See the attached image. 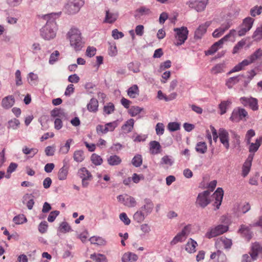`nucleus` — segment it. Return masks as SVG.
I'll list each match as a JSON object with an SVG mask.
<instances>
[{"mask_svg":"<svg viewBox=\"0 0 262 262\" xmlns=\"http://www.w3.org/2000/svg\"><path fill=\"white\" fill-rule=\"evenodd\" d=\"M138 256L132 252L125 253L122 257V262H135L138 259Z\"/></svg>","mask_w":262,"mask_h":262,"instance_id":"25","label":"nucleus"},{"mask_svg":"<svg viewBox=\"0 0 262 262\" xmlns=\"http://www.w3.org/2000/svg\"><path fill=\"white\" fill-rule=\"evenodd\" d=\"M118 17V12H112L109 10H106L104 21L107 23L112 24L117 20Z\"/></svg>","mask_w":262,"mask_h":262,"instance_id":"20","label":"nucleus"},{"mask_svg":"<svg viewBox=\"0 0 262 262\" xmlns=\"http://www.w3.org/2000/svg\"><path fill=\"white\" fill-rule=\"evenodd\" d=\"M118 125V120L114 121L112 122L107 123L105 124V130L108 132H113L116 127Z\"/></svg>","mask_w":262,"mask_h":262,"instance_id":"44","label":"nucleus"},{"mask_svg":"<svg viewBox=\"0 0 262 262\" xmlns=\"http://www.w3.org/2000/svg\"><path fill=\"white\" fill-rule=\"evenodd\" d=\"M70 40V44L74 50L77 52L80 51L84 47L85 41L79 30L76 28H71L67 33Z\"/></svg>","mask_w":262,"mask_h":262,"instance_id":"2","label":"nucleus"},{"mask_svg":"<svg viewBox=\"0 0 262 262\" xmlns=\"http://www.w3.org/2000/svg\"><path fill=\"white\" fill-rule=\"evenodd\" d=\"M247 115L248 113L244 108L237 107L233 110L230 120L232 122H238Z\"/></svg>","mask_w":262,"mask_h":262,"instance_id":"8","label":"nucleus"},{"mask_svg":"<svg viewBox=\"0 0 262 262\" xmlns=\"http://www.w3.org/2000/svg\"><path fill=\"white\" fill-rule=\"evenodd\" d=\"M228 230V227L226 225H219L214 228H212L209 232L206 234V236L209 238L215 237L223 234Z\"/></svg>","mask_w":262,"mask_h":262,"instance_id":"9","label":"nucleus"},{"mask_svg":"<svg viewBox=\"0 0 262 262\" xmlns=\"http://www.w3.org/2000/svg\"><path fill=\"white\" fill-rule=\"evenodd\" d=\"M51 116L52 117L55 118H60L63 120H66L68 119V114L64 112L63 109L61 108H54L51 112Z\"/></svg>","mask_w":262,"mask_h":262,"instance_id":"17","label":"nucleus"},{"mask_svg":"<svg viewBox=\"0 0 262 262\" xmlns=\"http://www.w3.org/2000/svg\"><path fill=\"white\" fill-rule=\"evenodd\" d=\"M59 211L55 210L51 211L48 217V221L49 222H53L55 221L56 217L59 215Z\"/></svg>","mask_w":262,"mask_h":262,"instance_id":"63","label":"nucleus"},{"mask_svg":"<svg viewBox=\"0 0 262 262\" xmlns=\"http://www.w3.org/2000/svg\"><path fill=\"white\" fill-rule=\"evenodd\" d=\"M78 174L82 180H92V179L91 172L85 167L80 168L78 171Z\"/></svg>","mask_w":262,"mask_h":262,"instance_id":"28","label":"nucleus"},{"mask_svg":"<svg viewBox=\"0 0 262 262\" xmlns=\"http://www.w3.org/2000/svg\"><path fill=\"white\" fill-rule=\"evenodd\" d=\"M253 22L254 19L251 17H248L244 19L242 26L250 30L253 26Z\"/></svg>","mask_w":262,"mask_h":262,"instance_id":"45","label":"nucleus"},{"mask_svg":"<svg viewBox=\"0 0 262 262\" xmlns=\"http://www.w3.org/2000/svg\"><path fill=\"white\" fill-rule=\"evenodd\" d=\"M143 110L142 108H141L137 106H133L130 107L129 110V113L132 116H135L141 113Z\"/></svg>","mask_w":262,"mask_h":262,"instance_id":"51","label":"nucleus"},{"mask_svg":"<svg viewBox=\"0 0 262 262\" xmlns=\"http://www.w3.org/2000/svg\"><path fill=\"white\" fill-rule=\"evenodd\" d=\"M107 163L111 166H116L119 165L121 162L122 160L117 155H113L107 158Z\"/></svg>","mask_w":262,"mask_h":262,"instance_id":"31","label":"nucleus"},{"mask_svg":"<svg viewBox=\"0 0 262 262\" xmlns=\"http://www.w3.org/2000/svg\"><path fill=\"white\" fill-rule=\"evenodd\" d=\"M59 230L62 233H66L71 230V227L67 222H62L60 225Z\"/></svg>","mask_w":262,"mask_h":262,"instance_id":"56","label":"nucleus"},{"mask_svg":"<svg viewBox=\"0 0 262 262\" xmlns=\"http://www.w3.org/2000/svg\"><path fill=\"white\" fill-rule=\"evenodd\" d=\"M23 152L26 155H29V157H33L38 151V150L35 148H30L26 146H25L23 149Z\"/></svg>","mask_w":262,"mask_h":262,"instance_id":"33","label":"nucleus"},{"mask_svg":"<svg viewBox=\"0 0 262 262\" xmlns=\"http://www.w3.org/2000/svg\"><path fill=\"white\" fill-rule=\"evenodd\" d=\"M173 160L168 156H164L162 158L161 164L171 166L173 163Z\"/></svg>","mask_w":262,"mask_h":262,"instance_id":"53","label":"nucleus"},{"mask_svg":"<svg viewBox=\"0 0 262 262\" xmlns=\"http://www.w3.org/2000/svg\"><path fill=\"white\" fill-rule=\"evenodd\" d=\"M150 13L151 11L149 8L142 6L136 10L134 16L136 18H139L141 16L148 15Z\"/></svg>","mask_w":262,"mask_h":262,"instance_id":"24","label":"nucleus"},{"mask_svg":"<svg viewBox=\"0 0 262 262\" xmlns=\"http://www.w3.org/2000/svg\"><path fill=\"white\" fill-rule=\"evenodd\" d=\"M119 202L128 207H134L137 205V202L134 198L127 194L119 195L117 196Z\"/></svg>","mask_w":262,"mask_h":262,"instance_id":"10","label":"nucleus"},{"mask_svg":"<svg viewBox=\"0 0 262 262\" xmlns=\"http://www.w3.org/2000/svg\"><path fill=\"white\" fill-rule=\"evenodd\" d=\"M132 163L133 165L136 167L140 166L142 164V158L141 155H136L132 159Z\"/></svg>","mask_w":262,"mask_h":262,"instance_id":"48","label":"nucleus"},{"mask_svg":"<svg viewBox=\"0 0 262 262\" xmlns=\"http://www.w3.org/2000/svg\"><path fill=\"white\" fill-rule=\"evenodd\" d=\"M261 143L262 137H260L258 138H257L254 143L250 142V143L249 144L250 145L249 147V151L250 153L254 154L257 151Z\"/></svg>","mask_w":262,"mask_h":262,"instance_id":"21","label":"nucleus"},{"mask_svg":"<svg viewBox=\"0 0 262 262\" xmlns=\"http://www.w3.org/2000/svg\"><path fill=\"white\" fill-rule=\"evenodd\" d=\"M250 256L253 257V260H256L259 255H262V247L257 243L253 244L251 247Z\"/></svg>","mask_w":262,"mask_h":262,"instance_id":"16","label":"nucleus"},{"mask_svg":"<svg viewBox=\"0 0 262 262\" xmlns=\"http://www.w3.org/2000/svg\"><path fill=\"white\" fill-rule=\"evenodd\" d=\"M156 132L157 135L161 136L164 134V126L162 123H158L156 125Z\"/></svg>","mask_w":262,"mask_h":262,"instance_id":"55","label":"nucleus"},{"mask_svg":"<svg viewBox=\"0 0 262 262\" xmlns=\"http://www.w3.org/2000/svg\"><path fill=\"white\" fill-rule=\"evenodd\" d=\"M34 196L33 194H25L23 198V202L26 204L28 209L29 210L32 209L34 205V201L33 198Z\"/></svg>","mask_w":262,"mask_h":262,"instance_id":"18","label":"nucleus"},{"mask_svg":"<svg viewBox=\"0 0 262 262\" xmlns=\"http://www.w3.org/2000/svg\"><path fill=\"white\" fill-rule=\"evenodd\" d=\"M15 81L17 86H20L23 84V81L21 77V72L19 70H16L15 74Z\"/></svg>","mask_w":262,"mask_h":262,"instance_id":"61","label":"nucleus"},{"mask_svg":"<svg viewBox=\"0 0 262 262\" xmlns=\"http://www.w3.org/2000/svg\"><path fill=\"white\" fill-rule=\"evenodd\" d=\"M90 258L94 260L95 262H107L105 255L101 254L97 255L96 253L92 254L91 255Z\"/></svg>","mask_w":262,"mask_h":262,"instance_id":"39","label":"nucleus"},{"mask_svg":"<svg viewBox=\"0 0 262 262\" xmlns=\"http://www.w3.org/2000/svg\"><path fill=\"white\" fill-rule=\"evenodd\" d=\"M84 4V0H68L63 8V11L68 15L78 13Z\"/></svg>","mask_w":262,"mask_h":262,"instance_id":"4","label":"nucleus"},{"mask_svg":"<svg viewBox=\"0 0 262 262\" xmlns=\"http://www.w3.org/2000/svg\"><path fill=\"white\" fill-rule=\"evenodd\" d=\"M90 241L92 244H96L100 246H103L106 244L105 240L102 237L99 236H92L90 238Z\"/></svg>","mask_w":262,"mask_h":262,"instance_id":"34","label":"nucleus"},{"mask_svg":"<svg viewBox=\"0 0 262 262\" xmlns=\"http://www.w3.org/2000/svg\"><path fill=\"white\" fill-rule=\"evenodd\" d=\"M224 195V191L222 188L219 187L213 194V198L215 200L213 205L218 209L221 205Z\"/></svg>","mask_w":262,"mask_h":262,"instance_id":"12","label":"nucleus"},{"mask_svg":"<svg viewBox=\"0 0 262 262\" xmlns=\"http://www.w3.org/2000/svg\"><path fill=\"white\" fill-rule=\"evenodd\" d=\"M167 128L171 132L178 130L180 129V123L176 122H169L167 125Z\"/></svg>","mask_w":262,"mask_h":262,"instance_id":"47","label":"nucleus"},{"mask_svg":"<svg viewBox=\"0 0 262 262\" xmlns=\"http://www.w3.org/2000/svg\"><path fill=\"white\" fill-rule=\"evenodd\" d=\"M91 159L92 163L95 165H101L103 161L101 157L95 154H93L92 155Z\"/></svg>","mask_w":262,"mask_h":262,"instance_id":"49","label":"nucleus"},{"mask_svg":"<svg viewBox=\"0 0 262 262\" xmlns=\"http://www.w3.org/2000/svg\"><path fill=\"white\" fill-rule=\"evenodd\" d=\"M197 246V243L192 238H190L185 245V250L189 253H194L196 251L195 248Z\"/></svg>","mask_w":262,"mask_h":262,"instance_id":"23","label":"nucleus"},{"mask_svg":"<svg viewBox=\"0 0 262 262\" xmlns=\"http://www.w3.org/2000/svg\"><path fill=\"white\" fill-rule=\"evenodd\" d=\"M195 148L198 152L204 154L207 151V146L205 142H199L197 143Z\"/></svg>","mask_w":262,"mask_h":262,"instance_id":"35","label":"nucleus"},{"mask_svg":"<svg viewBox=\"0 0 262 262\" xmlns=\"http://www.w3.org/2000/svg\"><path fill=\"white\" fill-rule=\"evenodd\" d=\"M119 218L125 225H128L130 223V219L127 217L126 214L124 212L120 214Z\"/></svg>","mask_w":262,"mask_h":262,"instance_id":"62","label":"nucleus"},{"mask_svg":"<svg viewBox=\"0 0 262 262\" xmlns=\"http://www.w3.org/2000/svg\"><path fill=\"white\" fill-rule=\"evenodd\" d=\"M127 95L132 98H135L139 95V90L136 84L133 85L127 90Z\"/></svg>","mask_w":262,"mask_h":262,"instance_id":"30","label":"nucleus"},{"mask_svg":"<svg viewBox=\"0 0 262 262\" xmlns=\"http://www.w3.org/2000/svg\"><path fill=\"white\" fill-rule=\"evenodd\" d=\"M262 7L257 6L252 8L250 10V14L252 16H255L256 15H259L261 13Z\"/></svg>","mask_w":262,"mask_h":262,"instance_id":"64","label":"nucleus"},{"mask_svg":"<svg viewBox=\"0 0 262 262\" xmlns=\"http://www.w3.org/2000/svg\"><path fill=\"white\" fill-rule=\"evenodd\" d=\"M255 135V133L253 129H250L247 131L245 137L247 144L250 143L251 138L254 137Z\"/></svg>","mask_w":262,"mask_h":262,"instance_id":"59","label":"nucleus"},{"mask_svg":"<svg viewBox=\"0 0 262 262\" xmlns=\"http://www.w3.org/2000/svg\"><path fill=\"white\" fill-rule=\"evenodd\" d=\"M149 145L151 154L156 155L160 152L161 145L158 141H151L149 143Z\"/></svg>","mask_w":262,"mask_h":262,"instance_id":"26","label":"nucleus"},{"mask_svg":"<svg viewBox=\"0 0 262 262\" xmlns=\"http://www.w3.org/2000/svg\"><path fill=\"white\" fill-rule=\"evenodd\" d=\"M210 192L209 190H205L200 193L196 200V205L204 208L206 207L210 202L209 195Z\"/></svg>","mask_w":262,"mask_h":262,"instance_id":"7","label":"nucleus"},{"mask_svg":"<svg viewBox=\"0 0 262 262\" xmlns=\"http://www.w3.org/2000/svg\"><path fill=\"white\" fill-rule=\"evenodd\" d=\"M252 61L254 62L256 60L260 59L262 57V50L258 49L256 50L252 54L249 56Z\"/></svg>","mask_w":262,"mask_h":262,"instance_id":"42","label":"nucleus"},{"mask_svg":"<svg viewBox=\"0 0 262 262\" xmlns=\"http://www.w3.org/2000/svg\"><path fill=\"white\" fill-rule=\"evenodd\" d=\"M232 243L230 239H228L224 236H222L216 239L215 246L216 247L221 248L223 247L225 249H229L232 246Z\"/></svg>","mask_w":262,"mask_h":262,"instance_id":"14","label":"nucleus"},{"mask_svg":"<svg viewBox=\"0 0 262 262\" xmlns=\"http://www.w3.org/2000/svg\"><path fill=\"white\" fill-rule=\"evenodd\" d=\"M186 238L181 235L179 233L176 235L172 240L170 242V244L171 246H174L179 242H182L185 241Z\"/></svg>","mask_w":262,"mask_h":262,"instance_id":"50","label":"nucleus"},{"mask_svg":"<svg viewBox=\"0 0 262 262\" xmlns=\"http://www.w3.org/2000/svg\"><path fill=\"white\" fill-rule=\"evenodd\" d=\"M28 82L31 85H36L38 81V77L37 74L30 72L28 75Z\"/></svg>","mask_w":262,"mask_h":262,"instance_id":"40","label":"nucleus"},{"mask_svg":"<svg viewBox=\"0 0 262 262\" xmlns=\"http://www.w3.org/2000/svg\"><path fill=\"white\" fill-rule=\"evenodd\" d=\"M231 104L230 100L222 101L219 105V109L221 111L220 114L223 115L226 113L227 107Z\"/></svg>","mask_w":262,"mask_h":262,"instance_id":"36","label":"nucleus"},{"mask_svg":"<svg viewBox=\"0 0 262 262\" xmlns=\"http://www.w3.org/2000/svg\"><path fill=\"white\" fill-rule=\"evenodd\" d=\"M61 12L52 13L43 16L47 20L46 24L40 29V35L45 40L53 39L56 34L57 27L55 19L58 17Z\"/></svg>","mask_w":262,"mask_h":262,"instance_id":"1","label":"nucleus"},{"mask_svg":"<svg viewBox=\"0 0 262 262\" xmlns=\"http://www.w3.org/2000/svg\"><path fill=\"white\" fill-rule=\"evenodd\" d=\"M253 38L255 40H260L262 39V28L259 27L254 32L253 36Z\"/></svg>","mask_w":262,"mask_h":262,"instance_id":"58","label":"nucleus"},{"mask_svg":"<svg viewBox=\"0 0 262 262\" xmlns=\"http://www.w3.org/2000/svg\"><path fill=\"white\" fill-rule=\"evenodd\" d=\"M20 125L19 121L15 118L11 119L8 122V128L12 129H17Z\"/></svg>","mask_w":262,"mask_h":262,"instance_id":"41","label":"nucleus"},{"mask_svg":"<svg viewBox=\"0 0 262 262\" xmlns=\"http://www.w3.org/2000/svg\"><path fill=\"white\" fill-rule=\"evenodd\" d=\"M174 31L176 32V38L178 41L176 43L177 46H180L183 44L187 39L188 30L186 27H182L181 28H176L174 29Z\"/></svg>","mask_w":262,"mask_h":262,"instance_id":"5","label":"nucleus"},{"mask_svg":"<svg viewBox=\"0 0 262 262\" xmlns=\"http://www.w3.org/2000/svg\"><path fill=\"white\" fill-rule=\"evenodd\" d=\"M84 152L81 150H76L73 154L74 160L77 162H81L84 160Z\"/></svg>","mask_w":262,"mask_h":262,"instance_id":"37","label":"nucleus"},{"mask_svg":"<svg viewBox=\"0 0 262 262\" xmlns=\"http://www.w3.org/2000/svg\"><path fill=\"white\" fill-rule=\"evenodd\" d=\"M15 103V99L12 95H9L5 97L2 99V106L5 109L11 108Z\"/></svg>","mask_w":262,"mask_h":262,"instance_id":"19","label":"nucleus"},{"mask_svg":"<svg viewBox=\"0 0 262 262\" xmlns=\"http://www.w3.org/2000/svg\"><path fill=\"white\" fill-rule=\"evenodd\" d=\"M240 101L244 106H249L253 111L258 110L257 100L255 98L242 97Z\"/></svg>","mask_w":262,"mask_h":262,"instance_id":"11","label":"nucleus"},{"mask_svg":"<svg viewBox=\"0 0 262 262\" xmlns=\"http://www.w3.org/2000/svg\"><path fill=\"white\" fill-rule=\"evenodd\" d=\"M250 226H246L245 225H242L238 231V232L243 234L244 236H248L250 234Z\"/></svg>","mask_w":262,"mask_h":262,"instance_id":"43","label":"nucleus"},{"mask_svg":"<svg viewBox=\"0 0 262 262\" xmlns=\"http://www.w3.org/2000/svg\"><path fill=\"white\" fill-rule=\"evenodd\" d=\"M225 64L220 63L216 64L211 69V73L212 74L216 75L225 72Z\"/></svg>","mask_w":262,"mask_h":262,"instance_id":"29","label":"nucleus"},{"mask_svg":"<svg viewBox=\"0 0 262 262\" xmlns=\"http://www.w3.org/2000/svg\"><path fill=\"white\" fill-rule=\"evenodd\" d=\"M243 77V75H238L235 77H230L226 80V85L229 89H231L234 84L239 81L242 80Z\"/></svg>","mask_w":262,"mask_h":262,"instance_id":"22","label":"nucleus"},{"mask_svg":"<svg viewBox=\"0 0 262 262\" xmlns=\"http://www.w3.org/2000/svg\"><path fill=\"white\" fill-rule=\"evenodd\" d=\"M210 21H206L199 26L195 30L194 33V38L196 39H200L206 32L208 27L210 25Z\"/></svg>","mask_w":262,"mask_h":262,"instance_id":"13","label":"nucleus"},{"mask_svg":"<svg viewBox=\"0 0 262 262\" xmlns=\"http://www.w3.org/2000/svg\"><path fill=\"white\" fill-rule=\"evenodd\" d=\"M246 44V41L244 40H242L238 41L237 44L234 47L232 53L233 54L237 53L239 50H241L244 46Z\"/></svg>","mask_w":262,"mask_h":262,"instance_id":"54","label":"nucleus"},{"mask_svg":"<svg viewBox=\"0 0 262 262\" xmlns=\"http://www.w3.org/2000/svg\"><path fill=\"white\" fill-rule=\"evenodd\" d=\"M13 221L16 224H21L27 222V219L23 214L18 215L14 217Z\"/></svg>","mask_w":262,"mask_h":262,"instance_id":"52","label":"nucleus"},{"mask_svg":"<svg viewBox=\"0 0 262 262\" xmlns=\"http://www.w3.org/2000/svg\"><path fill=\"white\" fill-rule=\"evenodd\" d=\"M219 138L221 142L224 145L227 149H229V134L228 132L224 128L219 129Z\"/></svg>","mask_w":262,"mask_h":262,"instance_id":"15","label":"nucleus"},{"mask_svg":"<svg viewBox=\"0 0 262 262\" xmlns=\"http://www.w3.org/2000/svg\"><path fill=\"white\" fill-rule=\"evenodd\" d=\"M48 225L47 222H41L38 226V231L41 233H45L46 232L48 229Z\"/></svg>","mask_w":262,"mask_h":262,"instance_id":"60","label":"nucleus"},{"mask_svg":"<svg viewBox=\"0 0 262 262\" xmlns=\"http://www.w3.org/2000/svg\"><path fill=\"white\" fill-rule=\"evenodd\" d=\"M134 124V119H130L127 121L122 126V129L125 131L126 133L130 132L133 128Z\"/></svg>","mask_w":262,"mask_h":262,"instance_id":"38","label":"nucleus"},{"mask_svg":"<svg viewBox=\"0 0 262 262\" xmlns=\"http://www.w3.org/2000/svg\"><path fill=\"white\" fill-rule=\"evenodd\" d=\"M114 111L115 106L114 104L112 102L107 103L106 105H104L103 107V111L107 115L113 113Z\"/></svg>","mask_w":262,"mask_h":262,"instance_id":"46","label":"nucleus"},{"mask_svg":"<svg viewBox=\"0 0 262 262\" xmlns=\"http://www.w3.org/2000/svg\"><path fill=\"white\" fill-rule=\"evenodd\" d=\"M154 208V204L152 201L150 199L145 198L143 200V205L134 213V221L138 223H142L152 212Z\"/></svg>","mask_w":262,"mask_h":262,"instance_id":"3","label":"nucleus"},{"mask_svg":"<svg viewBox=\"0 0 262 262\" xmlns=\"http://www.w3.org/2000/svg\"><path fill=\"white\" fill-rule=\"evenodd\" d=\"M140 63L138 62L137 63H130L128 64V69L130 71H133L134 73H138L140 72Z\"/></svg>","mask_w":262,"mask_h":262,"instance_id":"57","label":"nucleus"},{"mask_svg":"<svg viewBox=\"0 0 262 262\" xmlns=\"http://www.w3.org/2000/svg\"><path fill=\"white\" fill-rule=\"evenodd\" d=\"M208 3V0H187L186 5L189 8L195 9L198 12L205 10Z\"/></svg>","mask_w":262,"mask_h":262,"instance_id":"6","label":"nucleus"},{"mask_svg":"<svg viewBox=\"0 0 262 262\" xmlns=\"http://www.w3.org/2000/svg\"><path fill=\"white\" fill-rule=\"evenodd\" d=\"M98 101L95 98H92L87 104L88 110L91 112L95 113L98 111Z\"/></svg>","mask_w":262,"mask_h":262,"instance_id":"27","label":"nucleus"},{"mask_svg":"<svg viewBox=\"0 0 262 262\" xmlns=\"http://www.w3.org/2000/svg\"><path fill=\"white\" fill-rule=\"evenodd\" d=\"M68 169L69 167L65 165L59 169L58 173V178L59 180H64L67 179Z\"/></svg>","mask_w":262,"mask_h":262,"instance_id":"32","label":"nucleus"}]
</instances>
